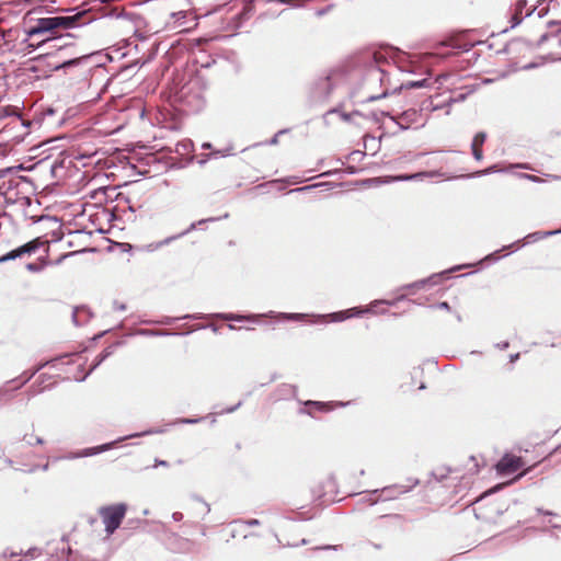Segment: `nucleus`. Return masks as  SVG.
<instances>
[{
  "label": "nucleus",
  "mask_w": 561,
  "mask_h": 561,
  "mask_svg": "<svg viewBox=\"0 0 561 561\" xmlns=\"http://www.w3.org/2000/svg\"><path fill=\"white\" fill-rule=\"evenodd\" d=\"M440 175H442V173L439 171H423V172H417L414 174L398 175V176L393 178V180L394 181H412V180H421L424 178H434V176H440Z\"/></svg>",
  "instance_id": "2eb2a0df"
},
{
  "label": "nucleus",
  "mask_w": 561,
  "mask_h": 561,
  "mask_svg": "<svg viewBox=\"0 0 561 561\" xmlns=\"http://www.w3.org/2000/svg\"><path fill=\"white\" fill-rule=\"evenodd\" d=\"M497 346L501 348V350H505L508 347V342H503L501 344H497Z\"/></svg>",
  "instance_id": "5fc2aeb1"
},
{
  "label": "nucleus",
  "mask_w": 561,
  "mask_h": 561,
  "mask_svg": "<svg viewBox=\"0 0 561 561\" xmlns=\"http://www.w3.org/2000/svg\"><path fill=\"white\" fill-rule=\"evenodd\" d=\"M552 527H554V528H561V527H560V526H558V525H552Z\"/></svg>",
  "instance_id": "774afa93"
},
{
  "label": "nucleus",
  "mask_w": 561,
  "mask_h": 561,
  "mask_svg": "<svg viewBox=\"0 0 561 561\" xmlns=\"http://www.w3.org/2000/svg\"><path fill=\"white\" fill-rule=\"evenodd\" d=\"M561 233V229H557V230H550V231H536V232H531L529 234H527L523 240H518L510 245H506L504 247L502 250H506V249H512V248H515V249H518L525 244H528V243H533V242H536L538 240H541L543 238H547V237H550V236H556V234H560Z\"/></svg>",
  "instance_id": "ddd939ff"
},
{
  "label": "nucleus",
  "mask_w": 561,
  "mask_h": 561,
  "mask_svg": "<svg viewBox=\"0 0 561 561\" xmlns=\"http://www.w3.org/2000/svg\"><path fill=\"white\" fill-rule=\"evenodd\" d=\"M165 430H163V428H157V430H148V431H145V432H141V433L131 434V435L118 438L117 440H115L113 443L103 444V445L98 446V447L85 448V449H83L82 451H80L78 454H72V455L68 456L67 458L68 459H73V458H78V457H88V456L98 455L100 453H103V451H106V450L111 449L116 443L123 442V440H125L127 438L141 437V436L152 435V434H161Z\"/></svg>",
  "instance_id": "0eeeda50"
},
{
  "label": "nucleus",
  "mask_w": 561,
  "mask_h": 561,
  "mask_svg": "<svg viewBox=\"0 0 561 561\" xmlns=\"http://www.w3.org/2000/svg\"><path fill=\"white\" fill-rule=\"evenodd\" d=\"M30 123L22 118L19 108L13 105L0 106V129H12L18 134L15 137H21L26 134Z\"/></svg>",
  "instance_id": "7ed1b4c3"
},
{
  "label": "nucleus",
  "mask_w": 561,
  "mask_h": 561,
  "mask_svg": "<svg viewBox=\"0 0 561 561\" xmlns=\"http://www.w3.org/2000/svg\"><path fill=\"white\" fill-rule=\"evenodd\" d=\"M284 387L286 388V390H291L293 389V387L290 385H285Z\"/></svg>",
  "instance_id": "e2e57ef3"
},
{
  "label": "nucleus",
  "mask_w": 561,
  "mask_h": 561,
  "mask_svg": "<svg viewBox=\"0 0 561 561\" xmlns=\"http://www.w3.org/2000/svg\"><path fill=\"white\" fill-rule=\"evenodd\" d=\"M486 139V134L484 131H479L472 139L471 148H481Z\"/></svg>",
  "instance_id": "aec40b11"
},
{
  "label": "nucleus",
  "mask_w": 561,
  "mask_h": 561,
  "mask_svg": "<svg viewBox=\"0 0 561 561\" xmlns=\"http://www.w3.org/2000/svg\"><path fill=\"white\" fill-rule=\"evenodd\" d=\"M335 72L328 75L323 78H319L313 87V96L317 100H325L331 94L333 88H334V77Z\"/></svg>",
  "instance_id": "1a4fd4ad"
},
{
  "label": "nucleus",
  "mask_w": 561,
  "mask_h": 561,
  "mask_svg": "<svg viewBox=\"0 0 561 561\" xmlns=\"http://www.w3.org/2000/svg\"><path fill=\"white\" fill-rule=\"evenodd\" d=\"M20 554H22V551H20V552H11L10 556L14 557V556H20Z\"/></svg>",
  "instance_id": "052dcab7"
},
{
  "label": "nucleus",
  "mask_w": 561,
  "mask_h": 561,
  "mask_svg": "<svg viewBox=\"0 0 561 561\" xmlns=\"http://www.w3.org/2000/svg\"><path fill=\"white\" fill-rule=\"evenodd\" d=\"M425 83V80H419V81H409L403 87L407 89H413V88H421Z\"/></svg>",
  "instance_id": "c85d7f7f"
},
{
  "label": "nucleus",
  "mask_w": 561,
  "mask_h": 561,
  "mask_svg": "<svg viewBox=\"0 0 561 561\" xmlns=\"http://www.w3.org/2000/svg\"><path fill=\"white\" fill-rule=\"evenodd\" d=\"M241 523H243L247 526H259L261 524V522L259 519H256V518L241 520Z\"/></svg>",
  "instance_id": "72a5a7b5"
},
{
  "label": "nucleus",
  "mask_w": 561,
  "mask_h": 561,
  "mask_svg": "<svg viewBox=\"0 0 561 561\" xmlns=\"http://www.w3.org/2000/svg\"><path fill=\"white\" fill-rule=\"evenodd\" d=\"M526 7V0H517L515 4L512 7L510 11L511 28H514L517 25H519L525 18L530 16L535 11V8L527 9Z\"/></svg>",
  "instance_id": "9d476101"
},
{
  "label": "nucleus",
  "mask_w": 561,
  "mask_h": 561,
  "mask_svg": "<svg viewBox=\"0 0 561 561\" xmlns=\"http://www.w3.org/2000/svg\"><path fill=\"white\" fill-rule=\"evenodd\" d=\"M518 357H519V354H518V353H516V354H512V355L510 356V360H511V363L516 362V360L518 359Z\"/></svg>",
  "instance_id": "603ef678"
},
{
  "label": "nucleus",
  "mask_w": 561,
  "mask_h": 561,
  "mask_svg": "<svg viewBox=\"0 0 561 561\" xmlns=\"http://www.w3.org/2000/svg\"><path fill=\"white\" fill-rule=\"evenodd\" d=\"M199 421H202V419H187V417H182V419H178L173 424H196V423H198Z\"/></svg>",
  "instance_id": "cd10ccee"
},
{
  "label": "nucleus",
  "mask_w": 561,
  "mask_h": 561,
  "mask_svg": "<svg viewBox=\"0 0 561 561\" xmlns=\"http://www.w3.org/2000/svg\"><path fill=\"white\" fill-rule=\"evenodd\" d=\"M38 550L36 548H32V549H28L26 552H25V556L26 557H34L35 556V552H37Z\"/></svg>",
  "instance_id": "de8ad7c7"
},
{
  "label": "nucleus",
  "mask_w": 561,
  "mask_h": 561,
  "mask_svg": "<svg viewBox=\"0 0 561 561\" xmlns=\"http://www.w3.org/2000/svg\"><path fill=\"white\" fill-rule=\"evenodd\" d=\"M438 108H440V106H439V105H433V106H432V111H436V110H438Z\"/></svg>",
  "instance_id": "680f3d73"
},
{
  "label": "nucleus",
  "mask_w": 561,
  "mask_h": 561,
  "mask_svg": "<svg viewBox=\"0 0 561 561\" xmlns=\"http://www.w3.org/2000/svg\"><path fill=\"white\" fill-rule=\"evenodd\" d=\"M183 319H203L204 317L202 316H193V314H186L184 317H182Z\"/></svg>",
  "instance_id": "3c124183"
},
{
  "label": "nucleus",
  "mask_w": 561,
  "mask_h": 561,
  "mask_svg": "<svg viewBox=\"0 0 561 561\" xmlns=\"http://www.w3.org/2000/svg\"><path fill=\"white\" fill-rule=\"evenodd\" d=\"M196 501H197V504L201 506V510H199L201 514L203 516L207 515L210 512L209 505L206 502H204L197 497H196Z\"/></svg>",
  "instance_id": "bb28decb"
},
{
  "label": "nucleus",
  "mask_w": 561,
  "mask_h": 561,
  "mask_svg": "<svg viewBox=\"0 0 561 561\" xmlns=\"http://www.w3.org/2000/svg\"><path fill=\"white\" fill-rule=\"evenodd\" d=\"M523 466L520 457L513 455H505L496 465V470L502 474H512L519 470Z\"/></svg>",
  "instance_id": "f8f14e48"
},
{
  "label": "nucleus",
  "mask_w": 561,
  "mask_h": 561,
  "mask_svg": "<svg viewBox=\"0 0 561 561\" xmlns=\"http://www.w3.org/2000/svg\"><path fill=\"white\" fill-rule=\"evenodd\" d=\"M218 318L225 319V320H236L241 321L244 319L242 316H234L232 313H219L217 314Z\"/></svg>",
  "instance_id": "a878e982"
},
{
  "label": "nucleus",
  "mask_w": 561,
  "mask_h": 561,
  "mask_svg": "<svg viewBox=\"0 0 561 561\" xmlns=\"http://www.w3.org/2000/svg\"><path fill=\"white\" fill-rule=\"evenodd\" d=\"M23 439L28 445L43 444V439L41 437H34L33 435H25Z\"/></svg>",
  "instance_id": "393cba45"
},
{
  "label": "nucleus",
  "mask_w": 561,
  "mask_h": 561,
  "mask_svg": "<svg viewBox=\"0 0 561 561\" xmlns=\"http://www.w3.org/2000/svg\"><path fill=\"white\" fill-rule=\"evenodd\" d=\"M83 312H87V309L84 307H81V308L76 307V308H73V310H72V322H73L75 325L78 327V325L82 324V322L79 320V316L81 313H83Z\"/></svg>",
  "instance_id": "412c9836"
},
{
  "label": "nucleus",
  "mask_w": 561,
  "mask_h": 561,
  "mask_svg": "<svg viewBox=\"0 0 561 561\" xmlns=\"http://www.w3.org/2000/svg\"><path fill=\"white\" fill-rule=\"evenodd\" d=\"M472 149V156L477 161H481L483 158L482 150L480 148H471Z\"/></svg>",
  "instance_id": "2f4dec72"
},
{
  "label": "nucleus",
  "mask_w": 561,
  "mask_h": 561,
  "mask_svg": "<svg viewBox=\"0 0 561 561\" xmlns=\"http://www.w3.org/2000/svg\"><path fill=\"white\" fill-rule=\"evenodd\" d=\"M497 171L499 170L496 169V165H492L483 171L478 172L477 174L482 175V174H489V173L497 172Z\"/></svg>",
  "instance_id": "f704fd0d"
},
{
  "label": "nucleus",
  "mask_w": 561,
  "mask_h": 561,
  "mask_svg": "<svg viewBox=\"0 0 561 561\" xmlns=\"http://www.w3.org/2000/svg\"><path fill=\"white\" fill-rule=\"evenodd\" d=\"M516 44H518V43H517V42H513V43H511V44H510V49H511L514 45H516Z\"/></svg>",
  "instance_id": "0e129e2a"
},
{
  "label": "nucleus",
  "mask_w": 561,
  "mask_h": 561,
  "mask_svg": "<svg viewBox=\"0 0 561 561\" xmlns=\"http://www.w3.org/2000/svg\"><path fill=\"white\" fill-rule=\"evenodd\" d=\"M44 366H45V364H42L37 368H35L33 371H31V373H26V371L23 373L19 378L14 379L15 380L14 382H16L18 380H20V382L18 385H15L14 387H12V388L9 387L10 391L11 390H16V389L21 388L23 385H25L26 382H28L33 378V376L38 370H41Z\"/></svg>",
  "instance_id": "a211bd4d"
},
{
  "label": "nucleus",
  "mask_w": 561,
  "mask_h": 561,
  "mask_svg": "<svg viewBox=\"0 0 561 561\" xmlns=\"http://www.w3.org/2000/svg\"><path fill=\"white\" fill-rule=\"evenodd\" d=\"M215 220H217V218H207V219H202V220H199L197 222H192L186 230L182 231L181 233H179L176 236H172V237L167 238L162 242V244H168V243H170L171 241H173L175 239H179V238H182V237L186 236L191 231L195 230L198 225H202V224H205V222H208V221H215Z\"/></svg>",
  "instance_id": "f3484780"
},
{
  "label": "nucleus",
  "mask_w": 561,
  "mask_h": 561,
  "mask_svg": "<svg viewBox=\"0 0 561 561\" xmlns=\"http://www.w3.org/2000/svg\"><path fill=\"white\" fill-rule=\"evenodd\" d=\"M520 176H522V178H525V179H528V180H530V181H533V182H540V181H541L538 176H536V175H530V174H526V173L520 174Z\"/></svg>",
  "instance_id": "58836bf2"
},
{
  "label": "nucleus",
  "mask_w": 561,
  "mask_h": 561,
  "mask_svg": "<svg viewBox=\"0 0 561 561\" xmlns=\"http://www.w3.org/2000/svg\"><path fill=\"white\" fill-rule=\"evenodd\" d=\"M158 466L168 467L169 463L165 460L156 459L153 467L156 468Z\"/></svg>",
  "instance_id": "a18cd8bd"
},
{
  "label": "nucleus",
  "mask_w": 561,
  "mask_h": 561,
  "mask_svg": "<svg viewBox=\"0 0 561 561\" xmlns=\"http://www.w3.org/2000/svg\"><path fill=\"white\" fill-rule=\"evenodd\" d=\"M364 156H365V153L363 151H358V150L353 151L351 153V158H353V159L358 158V157H364Z\"/></svg>",
  "instance_id": "49530a36"
},
{
  "label": "nucleus",
  "mask_w": 561,
  "mask_h": 561,
  "mask_svg": "<svg viewBox=\"0 0 561 561\" xmlns=\"http://www.w3.org/2000/svg\"><path fill=\"white\" fill-rule=\"evenodd\" d=\"M241 404H242V402H241V401H239L236 405H233V407H231V408L226 409L224 412H226V413L234 412L238 408H240V407H241Z\"/></svg>",
  "instance_id": "c03bdc74"
},
{
  "label": "nucleus",
  "mask_w": 561,
  "mask_h": 561,
  "mask_svg": "<svg viewBox=\"0 0 561 561\" xmlns=\"http://www.w3.org/2000/svg\"><path fill=\"white\" fill-rule=\"evenodd\" d=\"M536 66H537L536 64H533V62H531V64H527V65L523 66V69H524V70H528V69H533V68H535Z\"/></svg>",
  "instance_id": "864d4df0"
},
{
  "label": "nucleus",
  "mask_w": 561,
  "mask_h": 561,
  "mask_svg": "<svg viewBox=\"0 0 561 561\" xmlns=\"http://www.w3.org/2000/svg\"><path fill=\"white\" fill-rule=\"evenodd\" d=\"M307 404L317 405L319 408H323L324 407V403L318 402V401H309V402H307Z\"/></svg>",
  "instance_id": "8fccbe9b"
},
{
  "label": "nucleus",
  "mask_w": 561,
  "mask_h": 561,
  "mask_svg": "<svg viewBox=\"0 0 561 561\" xmlns=\"http://www.w3.org/2000/svg\"><path fill=\"white\" fill-rule=\"evenodd\" d=\"M127 506L124 503L110 505L100 508V516L105 526V531L112 535L121 525L125 517Z\"/></svg>",
  "instance_id": "423d86ee"
},
{
  "label": "nucleus",
  "mask_w": 561,
  "mask_h": 561,
  "mask_svg": "<svg viewBox=\"0 0 561 561\" xmlns=\"http://www.w3.org/2000/svg\"><path fill=\"white\" fill-rule=\"evenodd\" d=\"M107 56H103L100 53H91L77 58L68 59L59 65L55 66V70L59 69H71L79 68L82 73L89 72L94 68H100L104 65V59Z\"/></svg>",
  "instance_id": "20e7f679"
},
{
  "label": "nucleus",
  "mask_w": 561,
  "mask_h": 561,
  "mask_svg": "<svg viewBox=\"0 0 561 561\" xmlns=\"http://www.w3.org/2000/svg\"><path fill=\"white\" fill-rule=\"evenodd\" d=\"M460 268H462V266H455V267H453V268H450L448 271L436 273V274L431 275L427 278L420 279V280H416L414 283L408 284V285L403 286L402 288L403 289H422L426 285H431V286L436 285V284H438L440 282V279L447 278V275L450 272L459 271Z\"/></svg>",
  "instance_id": "9b49d317"
},
{
  "label": "nucleus",
  "mask_w": 561,
  "mask_h": 561,
  "mask_svg": "<svg viewBox=\"0 0 561 561\" xmlns=\"http://www.w3.org/2000/svg\"><path fill=\"white\" fill-rule=\"evenodd\" d=\"M435 308L444 309V310H450V306L446 301L438 302L434 306Z\"/></svg>",
  "instance_id": "4c0bfd02"
},
{
  "label": "nucleus",
  "mask_w": 561,
  "mask_h": 561,
  "mask_svg": "<svg viewBox=\"0 0 561 561\" xmlns=\"http://www.w3.org/2000/svg\"><path fill=\"white\" fill-rule=\"evenodd\" d=\"M401 130L409 129L412 125L423 126L422 113L415 108H409L399 115H391L386 113Z\"/></svg>",
  "instance_id": "6e6552de"
},
{
  "label": "nucleus",
  "mask_w": 561,
  "mask_h": 561,
  "mask_svg": "<svg viewBox=\"0 0 561 561\" xmlns=\"http://www.w3.org/2000/svg\"><path fill=\"white\" fill-rule=\"evenodd\" d=\"M321 184H313V185H307V186H302V187H297V188H294V190H290L289 193H299V192H306V191H310L317 186H320Z\"/></svg>",
  "instance_id": "c756f323"
},
{
  "label": "nucleus",
  "mask_w": 561,
  "mask_h": 561,
  "mask_svg": "<svg viewBox=\"0 0 561 561\" xmlns=\"http://www.w3.org/2000/svg\"><path fill=\"white\" fill-rule=\"evenodd\" d=\"M180 147H182L183 151H188V149L191 147V142L179 144L178 148H176L178 152H182Z\"/></svg>",
  "instance_id": "e433bc0d"
},
{
  "label": "nucleus",
  "mask_w": 561,
  "mask_h": 561,
  "mask_svg": "<svg viewBox=\"0 0 561 561\" xmlns=\"http://www.w3.org/2000/svg\"><path fill=\"white\" fill-rule=\"evenodd\" d=\"M26 270L32 272V273H37V272L42 271V266L36 264V263H27L26 264Z\"/></svg>",
  "instance_id": "7c9ffc66"
},
{
  "label": "nucleus",
  "mask_w": 561,
  "mask_h": 561,
  "mask_svg": "<svg viewBox=\"0 0 561 561\" xmlns=\"http://www.w3.org/2000/svg\"><path fill=\"white\" fill-rule=\"evenodd\" d=\"M210 147V144H204L203 145V148H209Z\"/></svg>",
  "instance_id": "69168bd1"
},
{
  "label": "nucleus",
  "mask_w": 561,
  "mask_h": 561,
  "mask_svg": "<svg viewBox=\"0 0 561 561\" xmlns=\"http://www.w3.org/2000/svg\"><path fill=\"white\" fill-rule=\"evenodd\" d=\"M549 37L557 41L559 45H561V37L557 34L549 36L548 34H542L540 38L537 42V45H541L543 42H546Z\"/></svg>",
  "instance_id": "b1692460"
},
{
  "label": "nucleus",
  "mask_w": 561,
  "mask_h": 561,
  "mask_svg": "<svg viewBox=\"0 0 561 561\" xmlns=\"http://www.w3.org/2000/svg\"><path fill=\"white\" fill-rule=\"evenodd\" d=\"M99 0H85L77 7L65 9L64 11L70 13L69 15L38 19L36 24L28 30V35L34 36L59 27L68 30L89 24L96 19L92 12L94 7L99 5Z\"/></svg>",
  "instance_id": "f257e3e1"
},
{
  "label": "nucleus",
  "mask_w": 561,
  "mask_h": 561,
  "mask_svg": "<svg viewBox=\"0 0 561 561\" xmlns=\"http://www.w3.org/2000/svg\"><path fill=\"white\" fill-rule=\"evenodd\" d=\"M113 346H108L106 347L95 359V363L92 365L90 371L81 379V380H84L85 377L92 371L94 370L105 358H107L110 355L113 354Z\"/></svg>",
  "instance_id": "6ab92c4d"
},
{
  "label": "nucleus",
  "mask_w": 561,
  "mask_h": 561,
  "mask_svg": "<svg viewBox=\"0 0 561 561\" xmlns=\"http://www.w3.org/2000/svg\"><path fill=\"white\" fill-rule=\"evenodd\" d=\"M172 518L174 522H181L183 519V514L181 512H175L172 514Z\"/></svg>",
  "instance_id": "79ce46f5"
},
{
  "label": "nucleus",
  "mask_w": 561,
  "mask_h": 561,
  "mask_svg": "<svg viewBox=\"0 0 561 561\" xmlns=\"http://www.w3.org/2000/svg\"><path fill=\"white\" fill-rule=\"evenodd\" d=\"M178 319H179V318H176V319H170V318H168L165 321H161V323H162V324H170V323H172L174 320H178Z\"/></svg>",
  "instance_id": "6e6d98bb"
},
{
  "label": "nucleus",
  "mask_w": 561,
  "mask_h": 561,
  "mask_svg": "<svg viewBox=\"0 0 561 561\" xmlns=\"http://www.w3.org/2000/svg\"><path fill=\"white\" fill-rule=\"evenodd\" d=\"M286 130H279L270 141V145H276L278 142V136L284 134Z\"/></svg>",
  "instance_id": "a19ab883"
},
{
  "label": "nucleus",
  "mask_w": 561,
  "mask_h": 561,
  "mask_svg": "<svg viewBox=\"0 0 561 561\" xmlns=\"http://www.w3.org/2000/svg\"><path fill=\"white\" fill-rule=\"evenodd\" d=\"M144 334L148 335H170L169 332H154V331H142Z\"/></svg>",
  "instance_id": "ea45409f"
},
{
  "label": "nucleus",
  "mask_w": 561,
  "mask_h": 561,
  "mask_svg": "<svg viewBox=\"0 0 561 561\" xmlns=\"http://www.w3.org/2000/svg\"><path fill=\"white\" fill-rule=\"evenodd\" d=\"M331 8H332V5L330 4L323 9H319V10H317L316 14L318 16H322V15L327 14L331 10Z\"/></svg>",
  "instance_id": "c9c22d12"
},
{
  "label": "nucleus",
  "mask_w": 561,
  "mask_h": 561,
  "mask_svg": "<svg viewBox=\"0 0 561 561\" xmlns=\"http://www.w3.org/2000/svg\"><path fill=\"white\" fill-rule=\"evenodd\" d=\"M380 98H381V96H374V95H373V96H369V98H368V101H375V100H378V99H380Z\"/></svg>",
  "instance_id": "bf43d9fd"
},
{
  "label": "nucleus",
  "mask_w": 561,
  "mask_h": 561,
  "mask_svg": "<svg viewBox=\"0 0 561 561\" xmlns=\"http://www.w3.org/2000/svg\"><path fill=\"white\" fill-rule=\"evenodd\" d=\"M369 500H370V496H369V493H367L364 497H363V501H365L366 503L369 504Z\"/></svg>",
  "instance_id": "4d7b16f0"
},
{
  "label": "nucleus",
  "mask_w": 561,
  "mask_h": 561,
  "mask_svg": "<svg viewBox=\"0 0 561 561\" xmlns=\"http://www.w3.org/2000/svg\"><path fill=\"white\" fill-rule=\"evenodd\" d=\"M15 380H10L8 382H5V385L3 387L0 388V397H4L9 391V386L14 383Z\"/></svg>",
  "instance_id": "473e14b6"
},
{
  "label": "nucleus",
  "mask_w": 561,
  "mask_h": 561,
  "mask_svg": "<svg viewBox=\"0 0 561 561\" xmlns=\"http://www.w3.org/2000/svg\"><path fill=\"white\" fill-rule=\"evenodd\" d=\"M42 244H43V242L39 239H34V240L16 248L19 256L21 257L25 254L35 253Z\"/></svg>",
  "instance_id": "dca6fc26"
},
{
  "label": "nucleus",
  "mask_w": 561,
  "mask_h": 561,
  "mask_svg": "<svg viewBox=\"0 0 561 561\" xmlns=\"http://www.w3.org/2000/svg\"><path fill=\"white\" fill-rule=\"evenodd\" d=\"M282 317L286 320H302L307 317L306 313H282Z\"/></svg>",
  "instance_id": "5701e85b"
},
{
  "label": "nucleus",
  "mask_w": 561,
  "mask_h": 561,
  "mask_svg": "<svg viewBox=\"0 0 561 561\" xmlns=\"http://www.w3.org/2000/svg\"><path fill=\"white\" fill-rule=\"evenodd\" d=\"M18 257H20V256H19V253H18V250H16V249H14V250H12V251L8 252L7 254H4V255H2V256L0 257V264H1V263H4V262H8V261H11V260H15V259H18Z\"/></svg>",
  "instance_id": "4be33fe9"
},
{
  "label": "nucleus",
  "mask_w": 561,
  "mask_h": 561,
  "mask_svg": "<svg viewBox=\"0 0 561 561\" xmlns=\"http://www.w3.org/2000/svg\"><path fill=\"white\" fill-rule=\"evenodd\" d=\"M537 512L539 514H543V515H549V516H554V513L550 512V511H543L542 508H537Z\"/></svg>",
  "instance_id": "09e8293b"
},
{
  "label": "nucleus",
  "mask_w": 561,
  "mask_h": 561,
  "mask_svg": "<svg viewBox=\"0 0 561 561\" xmlns=\"http://www.w3.org/2000/svg\"><path fill=\"white\" fill-rule=\"evenodd\" d=\"M339 404H340L341 407H345L347 403L340 402Z\"/></svg>",
  "instance_id": "338daca9"
},
{
  "label": "nucleus",
  "mask_w": 561,
  "mask_h": 561,
  "mask_svg": "<svg viewBox=\"0 0 561 561\" xmlns=\"http://www.w3.org/2000/svg\"><path fill=\"white\" fill-rule=\"evenodd\" d=\"M369 311V309H357V308H351L348 310H345V311H339V312H332L330 314H327V316H317L318 319H321V320H327V318H330V320L332 322H341V321H344L348 318H352V317H355V316H358V314H362L364 312H367Z\"/></svg>",
  "instance_id": "4468645a"
},
{
  "label": "nucleus",
  "mask_w": 561,
  "mask_h": 561,
  "mask_svg": "<svg viewBox=\"0 0 561 561\" xmlns=\"http://www.w3.org/2000/svg\"><path fill=\"white\" fill-rule=\"evenodd\" d=\"M179 100L187 112L197 113L205 106V94L198 80H194L182 87Z\"/></svg>",
  "instance_id": "f03ea898"
},
{
  "label": "nucleus",
  "mask_w": 561,
  "mask_h": 561,
  "mask_svg": "<svg viewBox=\"0 0 561 561\" xmlns=\"http://www.w3.org/2000/svg\"><path fill=\"white\" fill-rule=\"evenodd\" d=\"M410 484H393L386 486L381 490H374L369 492V505H374L378 503L379 501H391L397 499L399 495L408 493L411 491L415 485L419 484V480H409Z\"/></svg>",
  "instance_id": "39448f33"
},
{
  "label": "nucleus",
  "mask_w": 561,
  "mask_h": 561,
  "mask_svg": "<svg viewBox=\"0 0 561 561\" xmlns=\"http://www.w3.org/2000/svg\"><path fill=\"white\" fill-rule=\"evenodd\" d=\"M125 309H126V306L124 304H119L117 301L114 302V310L124 311Z\"/></svg>",
  "instance_id": "37998d69"
},
{
  "label": "nucleus",
  "mask_w": 561,
  "mask_h": 561,
  "mask_svg": "<svg viewBox=\"0 0 561 561\" xmlns=\"http://www.w3.org/2000/svg\"><path fill=\"white\" fill-rule=\"evenodd\" d=\"M496 253H497V252H495V253H491L490 255H488V256H486V259H494V260H496V259H497V257L495 256V254H496Z\"/></svg>",
  "instance_id": "13d9d810"
}]
</instances>
